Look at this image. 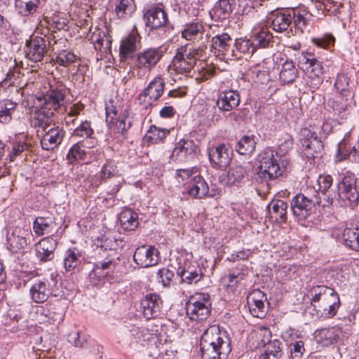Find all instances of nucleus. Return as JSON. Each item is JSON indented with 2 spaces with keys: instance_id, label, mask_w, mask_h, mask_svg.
Wrapping results in <instances>:
<instances>
[{
  "instance_id": "6e6d98bb",
  "label": "nucleus",
  "mask_w": 359,
  "mask_h": 359,
  "mask_svg": "<svg viewBox=\"0 0 359 359\" xmlns=\"http://www.w3.org/2000/svg\"><path fill=\"white\" fill-rule=\"evenodd\" d=\"M93 133V130L91 128L90 123L88 121H85L81 122V123L74 130L72 135L78 137L88 138L90 137Z\"/></svg>"
},
{
  "instance_id": "338daca9",
  "label": "nucleus",
  "mask_w": 359,
  "mask_h": 359,
  "mask_svg": "<svg viewBox=\"0 0 359 359\" xmlns=\"http://www.w3.org/2000/svg\"><path fill=\"white\" fill-rule=\"evenodd\" d=\"M313 42L320 48H328L330 46H334V38L332 36H328L323 39H313Z\"/></svg>"
},
{
  "instance_id": "5701e85b",
  "label": "nucleus",
  "mask_w": 359,
  "mask_h": 359,
  "mask_svg": "<svg viewBox=\"0 0 359 359\" xmlns=\"http://www.w3.org/2000/svg\"><path fill=\"white\" fill-rule=\"evenodd\" d=\"M51 293L52 291L49 282L46 279L35 281L30 287L29 291L31 299L36 304L46 302Z\"/></svg>"
},
{
  "instance_id": "f8f14e48",
  "label": "nucleus",
  "mask_w": 359,
  "mask_h": 359,
  "mask_svg": "<svg viewBox=\"0 0 359 359\" xmlns=\"http://www.w3.org/2000/svg\"><path fill=\"white\" fill-rule=\"evenodd\" d=\"M32 236V231L28 225L14 226L7 237L8 249L13 252L24 250L30 243Z\"/></svg>"
},
{
  "instance_id": "9d476101",
  "label": "nucleus",
  "mask_w": 359,
  "mask_h": 359,
  "mask_svg": "<svg viewBox=\"0 0 359 359\" xmlns=\"http://www.w3.org/2000/svg\"><path fill=\"white\" fill-rule=\"evenodd\" d=\"M320 202L316 194L309 198L304 194H299L292 199L290 205L295 217L299 219H305L315 212L316 205H319Z\"/></svg>"
},
{
  "instance_id": "4be33fe9",
  "label": "nucleus",
  "mask_w": 359,
  "mask_h": 359,
  "mask_svg": "<svg viewBox=\"0 0 359 359\" xmlns=\"http://www.w3.org/2000/svg\"><path fill=\"white\" fill-rule=\"evenodd\" d=\"M341 333V329L338 326H335L317 330L314 332L313 337L319 346L326 347L336 343Z\"/></svg>"
},
{
  "instance_id": "c756f323",
  "label": "nucleus",
  "mask_w": 359,
  "mask_h": 359,
  "mask_svg": "<svg viewBox=\"0 0 359 359\" xmlns=\"http://www.w3.org/2000/svg\"><path fill=\"white\" fill-rule=\"evenodd\" d=\"M212 47L223 55L231 54L233 52L232 48V39L227 33L219 34L211 39Z\"/></svg>"
},
{
  "instance_id": "37998d69",
  "label": "nucleus",
  "mask_w": 359,
  "mask_h": 359,
  "mask_svg": "<svg viewBox=\"0 0 359 359\" xmlns=\"http://www.w3.org/2000/svg\"><path fill=\"white\" fill-rule=\"evenodd\" d=\"M271 210L269 213L271 217H275L276 220L280 222H285L287 219V204L283 200L273 201L271 204Z\"/></svg>"
},
{
  "instance_id": "ddd939ff",
  "label": "nucleus",
  "mask_w": 359,
  "mask_h": 359,
  "mask_svg": "<svg viewBox=\"0 0 359 359\" xmlns=\"http://www.w3.org/2000/svg\"><path fill=\"white\" fill-rule=\"evenodd\" d=\"M299 141L304 155L308 158H315L323 149V144L316 133L306 128L301 130Z\"/></svg>"
},
{
  "instance_id": "c85d7f7f",
  "label": "nucleus",
  "mask_w": 359,
  "mask_h": 359,
  "mask_svg": "<svg viewBox=\"0 0 359 359\" xmlns=\"http://www.w3.org/2000/svg\"><path fill=\"white\" fill-rule=\"evenodd\" d=\"M182 281L188 284L196 283L203 278V271L199 266L187 263L184 266L180 268L177 271Z\"/></svg>"
},
{
  "instance_id": "f257e3e1",
  "label": "nucleus",
  "mask_w": 359,
  "mask_h": 359,
  "mask_svg": "<svg viewBox=\"0 0 359 359\" xmlns=\"http://www.w3.org/2000/svg\"><path fill=\"white\" fill-rule=\"evenodd\" d=\"M200 346L203 359H226L231 351L230 338L216 325L203 333Z\"/></svg>"
},
{
  "instance_id": "2f4dec72",
  "label": "nucleus",
  "mask_w": 359,
  "mask_h": 359,
  "mask_svg": "<svg viewBox=\"0 0 359 359\" xmlns=\"http://www.w3.org/2000/svg\"><path fill=\"white\" fill-rule=\"evenodd\" d=\"M121 227L126 231H134L139 225L138 215L131 209H125L119 215Z\"/></svg>"
},
{
  "instance_id": "f03ea898",
  "label": "nucleus",
  "mask_w": 359,
  "mask_h": 359,
  "mask_svg": "<svg viewBox=\"0 0 359 359\" xmlns=\"http://www.w3.org/2000/svg\"><path fill=\"white\" fill-rule=\"evenodd\" d=\"M308 297L318 317L330 318L337 314L340 300L333 288L325 285H316L308 291Z\"/></svg>"
},
{
  "instance_id": "c9c22d12",
  "label": "nucleus",
  "mask_w": 359,
  "mask_h": 359,
  "mask_svg": "<svg viewBox=\"0 0 359 359\" xmlns=\"http://www.w3.org/2000/svg\"><path fill=\"white\" fill-rule=\"evenodd\" d=\"M116 166L115 163L111 161H107L103 165L99 175H95L93 179V184L97 187L102 181L106 179L114 177L116 174Z\"/></svg>"
},
{
  "instance_id": "a18cd8bd",
  "label": "nucleus",
  "mask_w": 359,
  "mask_h": 359,
  "mask_svg": "<svg viewBox=\"0 0 359 359\" xmlns=\"http://www.w3.org/2000/svg\"><path fill=\"white\" fill-rule=\"evenodd\" d=\"M169 133V130L151 126L147 131L145 138L151 144H157L163 141Z\"/></svg>"
},
{
  "instance_id": "49530a36",
  "label": "nucleus",
  "mask_w": 359,
  "mask_h": 359,
  "mask_svg": "<svg viewBox=\"0 0 359 359\" xmlns=\"http://www.w3.org/2000/svg\"><path fill=\"white\" fill-rule=\"evenodd\" d=\"M281 342L273 340L266 347L264 353L259 356V359H280L283 353L280 348Z\"/></svg>"
},
{
  "instance_id": "1a4fd4ad",
  "label": "nucleus",
  "mask_w": 359,
  "mask_h": 359,
  "mask_svg": "<svg viewBox=\"0 0 359 359\" xmlns=\"http://www.w3.org/2000/svg\"><path fill=\"white\" fill-rule=\"evenodd\" d=\"M187 314L192 320H203L210 313V297L205 293H196L186 304Z\"/></svg>"
},
{
  "instance_id": "7c9ffc66",
  "label": "nucleus",
  "mask_w": 359,
  "mask_h": 359,
  "mask_svg": "<svg viewBox=\"0 0 359 359\" xmlns=\"http://www.w3.org/2000/svg\"><path fill=\"white\" fill-rule=\"evenodd\" d=\"M57 229V224L51 217H38L33 224V230L37 236L52 233Z\"/></svg>"
},
{
  "instance_id": "de8ad7c7",
  "label": "nucleus",
  "mask_w": 359,
  "mask_h": 359,
  "mask_svg": "<svg viewBox=\"0 0 359 359\" xmlns=\"http://www.w3.org/2000/svg\"><path fill=\"white\" fill-rule=\"evenodd\" d=\"M255 141L253 136H243L238 142L236 151L241 155H249L255 149Z\"/></svg>"
},
{
  "instance_id": "ea45409f",
  "label": "nucleus",
  "mask_w": 359,
  "mask_h": 359,
  "mask_svg": "<svg viewBox=\"0 0 359 359\" xmlns=\"http://www.w3.org/2000/svg\"><path fill=\"white\" fill-rule=\"evenodd\" d=\"M139 36L137 33L133 32L121 41L120 46V55L123 57L128 56L137 48V43Z\"/></svg>"
},
{
  "instance_id": "680f3d73",
  "label": "nucleus",
  "mask_w": 359,
  "mask_h": 359,
  "mask_svg": "<svg viewBox=\"0 0 359 359\" xmlns=\"http://www.w3.org/2000/svg\"><path fill=\"white\" fill-rule=\"evenodd\" d=\"M67 341L76 347H82L86 342L85 337L78 331H72L67 334Z\"/></svg>"
},
{
  "instance_id": "9b49d317",
  "label": "nucleus",
  "mask_w": 359,
  "mask_h": 359,
  "mask_svg": "<svg viewBox=\"0 0 359 359\" xmlns=\"http://www.w3.org/2000/svg\"><path fill=\"white\" fill-rule=\"evenodd\" d=\"M299 62L306 65V74L311 79V88H317L322 83V75L323 74V67L322 62L314 57L311 53H302Z\"/></svg>"
},
{
  "instance_id": "39448f33",
  "label": "nucleus",
  "mask_w": 359,
  "mask_h": 359,
  "mask_svg": "<svg viewBox=\"0 0 359 359\" xmlns=\"http://www.w3.org/2000/svg\"><path fill=\"white\" fill-rule=\"evenodd\" d=\"M273 151L266 149L262 151L258 156L257 174L264 181L273 180L280 177L284 172V167L280 166L278 159Z\"/></svg>"
},
{
  "instance_id": "0eeeda50",
  "label": "nucleus",
  "mask_w": 359,
  "mask_h": 359,
  "mask_svg": "<svg viewBox=\"0 0 359 359\" xmlns=\"http://www.w3.org/2000/svg\"><path fill=\"white\" fill-rule=\"evenodd\" d=\"M65 97V90L62 88L49 90L43 98L39 99L41 103L36 117L50 118L55 111L62 109Z\"/></svg>"
},
{
  "instance_id": "603ef678",
  "label": "nucleus",
  "mask_w": 359,
  "mask_h": 359,
  "mask_svg": "<svg viewBox=\"0 0 359 359\" xmlns=\"http://www.w3.org/2000/svg\"><path fill=\"white\" fill-rule=\"evenodd\" d=\"M86 152L79 143L74 144L67 154V160L69 163H74L79 160H83Z\"/></svg>"
},
{
  "instance_id": "13d9d810",
  "label": "nucleus",
  "mask_w": 359,
  "mask_h": 359,
  "mask_svg": "<svg viewBox=\"0 0 359 359\" xmlns=\"http://www.w3.org/2000/svg\"><path fill=\"white\" fill-rule=\"evenodd\" d=\"M235 46L237 50L244 54L252 55L255 51L254 43L250 39L237 40Z\"/></svg>"
},
{
  "instance_id": "8fccbe9b",
  "label": "nucleus",
  "mask_w": 359,
  "mask_h": 359,
  "mask_svg": "<svg viewBox=\"0 0 359 359\" xmlns=\"http://www.w3.org/2000/svg\"><path fill=\"white\" fill-rule=\"evenodd\" d=\"M234 4L235 0H219L215 6V13L219 18L225 19L232 13Z\"/></svg>"
},
{
  "instance_id": "a211bd4d",
  "label": "nucleus",
  "mask_w": 359,
  "mask_h": 359,
  "mask_svg": "<svg viewBox=\"0 0 359 359\" xmlns=\"http://www.w3.org/2000/svg\"><path fill=\"white\" fill-rule=\"evenodd\" d=\"M25 52L29 60L34 62L41 61L46 52L45 39L40 36H32L26 43Z\"/></svg>"
},
{
  "instance_id": "b1692460",
  "label": "nucleus",
  "mask_w": 359,
  "mask_h": 359,
  "mask_svg": "<svg viewBox=\"0 0 359 359\" xmlns=\"http://www.w3.org/2000/svg\"><path fill=\"white\" fill-rule=\"evenodd\" d=\"M268 20L272 29L279 33L286 32L292 25L290 11L273 12Z\"/></svg>"
},
{
  "instance_id": "2eb2a0df",
  "label": "nucleus",
  "mask_w": 359,
  "mask_h": 359,
  "mask_svg": "<svg viewBox=\"0 0 359 359\" xmlns=\"http://www.w3.org/2000/svg\"><path fill=\"white\" fill-rule=\"evenodd\" d=\"M133 259L140 267L152 266L159 261V252L154 246L142 245L136 249Z\"/></svg>"
},
{
  "instance_id": "864d4df0",
  "label": "nucleus",
  "mask_w": 359,
  "mask_h": 359,
  "mask_svg": "<svg viewBox=\"0 0 359 359\" xmlns=\"http://www.w3.org/2000/svg\"><path fill=\"white\" fill-rule=\"evenodd\" d=\"M100 30H97V32H94L93 35L90 36V40L94 43L95 48L99 50H102V48L107 49L109 48L110 44V40L108 36L103 33L101 36Z\"/></svg>"
},
{
  "instance_id": "20e7f679",
  "label": "nucleus",
  "mask_w": 359,
  "mask_h": 359,
  "mask_svg": "<svg viewBox=\"0 0 359 359\" xmlns=\"http://www.w3.org/2000/svg\"><path fill=\"white\" fill-rule=\"evenodd\" d=\"M162 57L158 48H149L137 53L134 57V71L138 79L147 77Z\"/></svg>"
},
{
  "instance_id": "0e129e2a",
  "label": "nucleus",
  "mask_w": 359,
  "mask_h": 359,
  "mask_svg": "<svg viewBox=\"0 0 359 359\" xmlns=\"http://www.w3.org/2000/svg\"><path fill=\"white\" fill-rule=\"evenodd\" d=\"M27 148L28 146L25 143L19 142L14 144L9 154L10 161H14L16 157L21 155Z\"/></svg>"
},
{
  "instance_id": "f3484780",
  "label": "nucleus",
  "mask_w": 359,
  "mask_h": 359,
  "mask_svg": "<svg viewBox=\"0 0 359 359\" xmlns=\"http://www.w3.org/2000/svg\"><path fill=\"white\" fill-rule=\"evenodd\" d=\"M232 150L224 144L209 149V158L214 167L224 168L231 161Z\"/></svg>"
},
{
  "instance_id": "cd10ccee",
  "label": "nucleus",
  "mask_w": 359,
  "mask_h": 359,
  "mask_svg": "<svg viewBox=\"0 0 359 359\" xmlns=\"http://www.w3.org/2000/svg\"><path fill=\"white\" fill-rule=\"evenodd\" d=\"M161 299L156 294H147L141 302L142 314L147 319L154 318L160 311Z\"/></svg>"
},
{
  "instance_id": "aec40b11",
  "label": "nucleus",
  "mask_w": 359,
  "mask_h": 359,
  "mask_svg": "<svg viewBox=\"0 0 359 359\" xmlns=\"http://www.w3.org/2000/svg\"><path fill=\"white\" fill-rule=\"evenodd\" d=\"M57 245L53 236L45 237L35 244L36 256L40 262H46L53 258L54 251Z\"/></svg>"
},
{
  "instance_id": "5fc2aeb1",
  "label": "nucleus",
  "mask_w": 359,
  "mask_h": 359,
  "mask_svg": "<svg viewBox=\"0 0 359 359\" xmlns=\"http://www.w3.org/2000/svg\"><path fill=\"white\" fill-rule=\"evenodd\" d=\"M272 39V35L267 27H262L260 30L255 34V41L261 48L266 47Z\"/></svg>"
},
{
  "instance_id": "a19ab883",
  "label": "nucleus",
  "mask_w": 359,
  "mask_h": 359,
  "mask_svg": "<svg viewBox=\"0 0 359 359\" xmlns=\"http://www.w3.org/2000/svg\"><path fill=\"white\" fill-rule=\"evenodd\" d=\"M81 252L76 248L67 250L64 257V266L66 271H70L80 262Z\"/></svg>"
},
{
  "instance_id": "58836bf2",
  "label": "nucleus",
  "mask_w": 359,
  "mask_h": 359,
  "mask_svg": "<svg viewBox=\"0 0 359 359\" xmlns=\"http://www.w3.org/2000/svg\"><path fill=\"white\" fill-rule=\"evenodd\" d=\"M298 76V70L292 60L285 61L280 72V79L284 83H290L295 81Z\"/></svg>"
},
{
  "instance_id": "3c124183",
  "label": "nucleus",
  "mask_w": 359,
  "mask_h": 359,
  "mask_svg": "<svg viewBox=\"0 0 359 359\" xmlns=\"http://www.w3.org/2000/svg\"><path fill=\"white\" fill-rule=\"evenodd\" d=\"M306 13L305 9L297 10L293 8L290 11V16L292 17V22H293L297 29H300L301 32L306 28L307 25V21L304 17Z\"/></svg>"
},
{
  "instance_id": "6ab92c4d",
  "label": "nucleus",
  "mask_w": 359,
  "mask_h": 359,
  "mask_svg": "<svg viewBox=\"0 0 359 359\" xmlns=\"http://www.w3.org/2000/svg\"><path fill=\"white\" fill-rule=\"evenodd\" d=\"M196 149L197 147L193 140H180L175 144L172 157L176 161L185 162L194 157Z\"/></svg>"
},
{
  "instance_id": "393cba45",
  "label": "nucleus",
  "mask_w": 359,
  "mask_h": 359,
  "mask_svg": "<svg viewBox=\"0 0 359 359\" xmlns=\"http://www.w3.org/2000/svg\"><path fill=\"white\" fill-rule=\"evenodd\" d=\"M241 102L240 95L236 90H225L219 94L216 104L222 111H229L236 108Z\"/></svg>"
},
{
  "instance_id": "6e6552de",
  "label": "nucleus",
  "mask_w": 359,
  "mask_h": 359,
  "mask_svg": "<svg viewBox=\"0 0 359 359\" xmlns=\"http://www.w3.org/2000/svg\"><path fill=\"white\" fill-rule=\"evenodd\" d=\"M337 187V194H335L334 196L330 194L328 195V204H332L334 198L337 197L343 201H348L351 203L359 201V186L357 184V178L353 173L347 172L338 183Z\"/></svg>"
},
{
  "instance_id": "c03bdc74",
  "label": "nucleus",
  "mask_w": 359,
  "mask_h": 359,
  "mask_svg": "<svg viewBox=\"0 0 359 359\" xmlns=\"http://www.w3.org/2000/svg\"><path fill=\"white\" fill-rule=\"evenodd\" d=\"M39 0H15V8L18 12L27 16L36 12Z\"/></svg>"
},
{
  "instance_id": "f704fd0d",
  "label": "nucleus",
  "mask_w": 359,
  "mask_h": 359,
  "mask_svg": "<svg viewBox=\"0 0 359 359\" xmlns=\"http://www.w3.org/2000/svg\"><path fill=\"white\" fill-rule=\"evenodd\" d=\"M342 241L348 248L359 251V228H346L342 233Z\"/></svg>"
},
{
  "instance_id": "e2e57ef3",
  "label": "nucleus",
  "mask_w": 359,
  "mask_h": 359,
  "mask_svg": "<svg viewBox=\"0 0 359 359\" xmlns=\"http://www.w3.org/2000/svg\"><path fill=\"white\" fill-rule=\"evenodd\" d=\"M332 177L330 175H321L318 179L319 189L322 194H325L332 184Z\"/></svg>"
},
{
  "instance_id": "dca6fc26",
  "label": "nucleus",
  "mask_w": 359,
  "mask_h": 359,
  "mask_svg": "<svg viewBox=\"0 0 359 359\" xmlns=\"http://www.w3.org/2000/svg\"><path fill=\"white\" fill-rule=\"evenodd\" d=\"M144 18L146 25L151 29L165 27L168 22L167 13L161 4L151 6L144 13Z\"/></svg>"
},
{
  "instance_id": "052dcab7",
  "label": "nucleus",
  "mask_w": 359,
  "mask_h": 359,
  "mask_svg": "<svg viewBox=\"0 0 359 359\" xmlns=\"http://www.w3.org/2000/svg\"><path fill=\"white\" fill-rule=\"evenodd\" d=\"M76 60V55L70 51L62 50L56 57L57 62L62 66L67 67Z\"/></svg>"
},
{
  "instance_id": "7ed1b4c3",
  "label": "nucleus",
  "mask_w": 359,
  "mask_h": 359,
  "mask_svg": "<svg viewBox=\"0 0 359 359\" xmlns=\"http://www.w3.org/2000/svg\"><path fill=\"white\" fill-rule=\"evenodd\" d=\"M50 118L43 117H36L34 125L38 127V135L41 136V144L44 150H53L57 147L62 141L65 136V131L62 128L52 126Z\"/></svg>"
},
{
  "instance_id": "4d7b16f0",
  "label": "nucleus",
  "mask_w": 359,
  "mask_h": 359,
  "mask_svg": "<svg viewBox=\"0 0 359 359\" xmlns=\"http://www.w3.org/2000/svg\"><path fill=\"white\" fill-rule=\"evenodd\" d=\"M349 79L345 74H338L334 83L336 90L343 96L347 95L348 91Z\"/></svg>"
},
{
  "instance_id": "bb28decb",
  "label": "nucleus",
  "mask_w": 359,
  "mask_h": 359,
  "mask_svg": "<svg viewBox=\"0 0 359 359\" xmlns=\"http://www.w3.org/2000/svg\"><path fill=\"white\" fill-rule=\"evenodd\" d=\"M107 122L114 124V130L123 134L130 127V121L125 115L118 116V110L113 106L106 107Z\"/></svg>"
},
{
  "instance_id": "e433bc0d",
  "label": "nucleus",
  "mask_w": 359,
  "mask_h": 359,
  "mask_svg": "<svg viewBox=\"0 0 359 359\" xmlns=\"http://www.w3.org/2000/svg\"><path fill=\"white\" fill-rule=\"evenodd\" d=\"M248 169L242 165L232 167L228 172L227 184L229 185H238L248 175Z\"/></svg>"
},
{
  "instance_id": "72a5a7b5",
  "label": "nucleus",
  "mask_w": 359,
  "mask_h": 359,
  "mask_svg": "<svg viewBox=\"0 0 359 359\" xmlns=\"http://www.w3.org/2000/svg\"><path fill=\"white\" fill-rule=\"evenodd\" d=\"M134 0H116L115 13L119 18L127 19L135 11Z\"/></svg>"
},
{
  "instance_id": "4468645a",
  "label": "nucleus",
  "mask_w": 359,
  "mask_h": 359,
  "mask_svg": "<svg viewBox=\"0 0 359 359\" xmlns=\"http://www.w3.org/2000/svg\"><path fill=\"white\" fill-rule=\"evenodd\" d=\"M103 256L104 258L95 264L93 271L100 278H104L109 271L115 270L121 262L118 253L114 250L104 249Z\"/></svg>"
},
{
  "instance_id": "09e8293b",
  "label": "nucleus",
  "mask_w": 359,
  "mask_h": 359,
  "mask_svg": "<svg viewBox=\"0 0 359 359\" xmlns=\"http://www.w3.org/2000/svg\"><path fill=\"white\" fill-rule=\"evenodd\" d=\"M255 294L257 293H254L250 300L248 301L249 309L253 316L262 318L265 316L264 302L262 299L256 298Z\"/></svg>"
},
{
  "instance_id": "774afa93",
  "label": "nucleus",
  "mask_w": 359,
  "mask_h": 359,
  "mask_svg": "<svg viewBox=\"0 0 359 359\" xmlns=\"http://www.w3.org/2000/svg\"><path fill=\"white\" fill-rule=\"evenodd\" d=\"M173 276V273L168 269H163L158 271V279L163 285L170 284V281Z\"/></svg>"
},
{
  "instance_id": "423d86ee",
  "label": "nucleus",
  "mask_w": 359,
  "mask_h": 359,
  "mask_svg": "<svg viewBox=\"0 0 359 359\" xmlns=\"http://www.w3.org/2000/svg\"><path fill=\"white\" fill-rule=\"evenodd\" d=\"M200 57L199 50L188 44L182 46L177 48L172 59L173 69L179 74H188L194 68Z\"/></svg>"
},
{
  "instance_id": "473e14b6",
  "label": "nucleus",
  "mask_w": 359,
  "mask_h": 359,
  "mask_svg": "<svg viewBox=\"0 0 359 359\" xmlns=\"http://www.w3.org/2000/svg\"><path fill=\"white\" fill-rule=\"evenodd\" d=\"M271 333L269 328L264 327H258L253 332H251L250 335V340L255 339L256 343H253L255 348L261 346H267L271 340Z\"/></svg>"
},
{
  "instance_id": "bf43d9fd",
  "label": "nucleus",
  "mask_w": 359,
  "mask_h": 359,
  "mask_svg": "<svg viewBox=\"0 0 359 359\" xmlns=\"http://www.w3.org/2000/svg\"><path fill=\"white\" fill-rule=\"evenodd\" d=\"M198 175L196 168L177 169L176 170V179L178 182H184L185 180H191L192 177Z\"/></svg>"
},
{
  "instance_id": "69168bd1",
  "label": "nucleus",
  "mask_w": 359,
  "mask_h": 359,
  "mask_svg": "<svg viewBox=\"0 0 359 359\" xmlns=\"http://www.w3.org/2000/svg\"><path fill=\"white\" fill-rule=\"evenodd\" d=\"M243 279V276L241 274H229L222 278L224 284L228 287L233 288L237 285L238 282Z\"/></svg>"
},
{
  "instance_id": "79ce46f5",
  "label": "nucleus",
  "mask_w": 359,
  "mask_h": 359,
  "mask_svg": "<svg viewBox=\"0 0 359 359\" xmlns=\"http://www.w3.org/2000/svg\"><path fill=\"white\" fill-rule=\"evenodd\" d=\"M204 27L201 22L194 21L187 23L182 32V36L187 41L195 39L196 36L203 32Z\"/></svg>"
},
{
  "instance_id": "412c9836",
  "label": "nucleus",
  "mask_w": 359,
  "mask_h": 359,
  "mask_svg": "<svg viewBox=\"0 0 359 359\" xmlns=\"http://www.w3.org/2000/svg\"><path fill=\"white\" fill-rule=\"evenodd\" d=\"M165 82L161 76L155 77L147 86V88L140 93V97H142L144 102H147L152 105L154 102H156L164 92Z\"/></svg>"
},
{
  "instance_id": "4c0bfd02",
  "label": "nucleus",
  "mask_w": 359,
  "mask_h": 359,
  "mask_svg": "<svg viewBox=\"0 0 359 359\" xmlns=\"http://www.w3.org/2000/svg\"><path fill=\"white\" fill-rule=\"evenodd\" d=\"M18 107V103L11 100H4L0 102V122L9 123Z\"/></svg>"
},
{
  "instance_id": "a878e982",
  "label": "nucleus",
  "mask_w": 359,
  "mask_h": 359,
  "mask_svg": "<svg viewBox=\"0 0 359 359\" xmlns=\"http://www.w3.org/2000/svg\"><path fill=\"white\" fill-rule=\"evenodd\" d=\"M187 191L191 197L199 199L212 196L209 194V187L207 182L199 174L192 177Z\"/></svg>"
}]
</instances>
